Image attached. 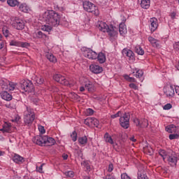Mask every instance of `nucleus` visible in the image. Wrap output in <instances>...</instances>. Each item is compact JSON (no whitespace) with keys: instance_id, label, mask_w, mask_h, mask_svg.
<instances>
[{"instance_id":"nucleus-25","label":"nucleus","mask_w":179,"mask_h":179,"mask_svg":"<svg viewBox=\"0 0 179 179\" xmlns=\"http://www.w3.org/2000/svg\"><path fill=\"white\" fill-rule=\"evenodd\" d=\"M119 32L121 36H124L127 33V27H125V23L122 22L119 24Z\"/></svg>"},{"instance_id":"nucleus-34","label":"nucleus","mask_w":179,"mask_h":179,"mask_svg":"<svg viewBox=\"0 0 179 179\" xmlns=\"http://www.w3.org/2000/svg\"><path fill=\"white\" fill-rule=\"evenodd\" d=\"M149 125L148 120L143 119L140 122V128H146Z\"/></svg>"},{"instance_id":"nucleus-17","label":"nucleus","mask_w":179,"mask_h":179,"mask_svg":"<svg viewBox=\"0 0 179 179\" xmlns=\"http://www.w3.org/2000/svg\"><path fill=\"white\" fill-rule=\"evenodd\" d=\"M45 145H47L48 146H54L55 143H57V141H55V139L52 137H49L48 136H45Z\"/></svg>"},{"instance_id":"nucleus-27","label":"nucleus","mask_w":179,"mask_h":179,"mask_svg":"<svg viewBox=\"0 0 179 179\" xmlns=\"http://www.w3.org/2000/svg\"><path fill=\"white\" fill-rule=\"evenodd\" d=\"M103 138L107 143L114 145V141L113 140V138H111V136H110L108 133H106L103 136Z\"/></svg>"},{"instance_id":"nucleus-31","label":"nucleus","mask_w":179,"mask_h":179,"mask_svg":"<svg viewBox=\"0 0 179 179\" xmlns=\"http://www.w3.org/2000/svg\"><path fill=\"white\" fill-rule=\"evenodd\" d=\"M3 127H4L5 131L7 134H9L10 132V128H12V124L8 122H6L3 124Z\"/></svg>"},{"instance_id":"nucleus-59","label":"nucleus","mask_w":179,"mask_h":179,"mask_svg":"<svg viewBox=\"0 0 179 179\" xmlns=\"http://www.w3.org/2000/svg\"><path fill=\"white\" fill-rule=\"evenodd\" d=\"M43 164H41L39 167L36 166V171H38L39 173H43Z\"/></svg>"},{"instance_id":"nucleus-63","label":"nucleus","mask_w":179,"mask_h":179,"mask_svg":"<svg viewBox=\"0 0 179 179\" xmlns=\"http://www.w3.org/2000/svg\"><path fill=\"white\" fill-rule=\"evenodd\" d=\"M175 92L179 96V86L175 87Z\"/></svg>"},{"instance_id":"nucleus-32","label":"nucleus","mask_w":179,"mask_h":179,"mask_svg":"<svg viewBox=\"0 0 179 179\" xmlns=\"http://www.w3.org/2000/svg\"><path fill=\"white\" fill-rule=\"evenodd\" d=\"M78 143L80 145H86L87 143V137L86 136L78 138Z\"/></svg>"},{"instance_id":"nucleus-36","label":"nucleus","mask_w":179,"mask_h":179,"mask_svg":"<svg viewBox=\"0 0 179 179\" xmlns=\"http://www.w3.org/2000/svg\"><path fill=\"white\" fill-rule=\"evenodd\" d=\"M36 36L37 38H46L47 35L43 33L41 31H39L36 33Z\"/></svg>"},{"instance_id":"nucleus-53","label":"nucleus","mask_w":179,"mask_h":179,"mask_svg":"<svg viewBox=\"0 0 179 179\" xmlns=\"http://www.w3.org/2000/svg\"><path fill=\"white\" fill-rule=\"evenodd\" d=\"M129 50H128V49H123L122 50V54H123V55L124 56V57H128V54H129Z\"/></svg>"},{"instance_id":"nucleus-21","label":"nucleus","mask_w":179,"mask_h":179,"mask_svg":"<svg viewBox=\"0 0 179 179\" xmlns=\"http://www.w3.org/2000/svg\"><path fill=\"white\" fill-rule=\"evenodd\" d=\"M85 87L87 88L88 92H94V85L93 84V83L89 80L85 83Z\"/></svg>"},{"instance_id":"nucleus-18","label":"nucleus","mask_w":179,"mask_h":179,"mask_svg":"<svg viewBox=\"0 0 179 179\" xmlns=\"http://www.w3.org/2000/svg\"><path fill=\"white\" fill-rule=\"evenodd\" d=\"M97 27L99 30H101V31H103V33H106L110 26H108L106 22H99L97 24Z\"/></svg>"},{"instance_id":"nucleus-62","label":"nucleus","mask_w":179,"mask_h":179,"mask_svg":"<svg viewBox=\"0 0 179 179\" xmlns=\"http://www.w3.org/2000/svg\"><path fill=\"white\" fill-rule=\"evenodd\" d=\"M104 179H115V178L111 175H107L105 178H103Z\"/></svg>"},{"instance_id":"nucleus-41","label":"nucleus","mask_w":179,"mask_h":179,"mask_svg":"<svg viewBox=\"0 0 179 179\" xmlns=\"http://www.w3.org/2000/svg\"><path fill=\"white\" fill-rule=\"evenodd\" d=\"M64 175L69 178H73L75 173L72 171H69L64 173Z\"/></svg>"},{"instance_id":"nucleus-49","label":"nucleus","mask_w":179,"mask_h":179,"mask_svg":"<svg viewBox=\"0 0 179 179\" xmlns=\"http://www.w3.org/2000/svg\"><path fill=\"white\" fill-rule=\"evenodd\" d=\"M99 120L96 119L95 117H92V124L94 125V127H98L99 126Z\"/></svg>"},{"instance_id":"nucleus-8","label":"nucleus","mask_w":179,"mask_h":179,"mask_svg":"<svg viewBox=\"0 0 179 179\" xmlns=\"http://www.w3.org/2000/svg\"><path fill=\"white\" fill-rule=\"evenodd\" d=\"M84 55L88 59H97V52L90 48H87L84 50Z\"/></svg>"},{"instance_id":"nucleus-5","label":"nucleus","mask_w":179,"mask_h":179,"mask_svg":"<svg viewBox=\"0 0 179 179\" xmlns=\"http://www.w3.org/2000/svg\"><path fill=\"white\" fill-rule=\"evenodd\" d=\"M53 79L58 83H60V85H64V86H69V87H72V86L75 85V83L66 80V78L61 74H55L53 76Z\"/></svg>"},{"instance_id":"nucleus-42","label":"nucleus","mask_w":179,"mask_h":179,"mask_svg":"<svg viewBox=\"0 0 179 179\" xmlns=\"http://www.w3.org/2000/svg\"><path fill=\"white\" fill-rule=\"evenodd\" d=\"M36 83L37 85H43L44 83V78L40 76L36 78Z\"/></svg>"},{"instance_id":"nucleus-15","label":"nucleus","mask_w":179,"mask_h":179,"mask_svg":"<svg viewBox=\"0 0 179 179\" xmlns=\"http://www.w3.org/2000/svg\"><path fill=\"white\" fill-rule=\"evenodd\" d=\"M90 70L92 73H96L97 75L103 72V67L96 64H91L90 66Z\"/></svg>"},{"instance_id":"nucleus-30","label":"nucleus","mask_w":179,"mask_h":179,"mask_svg":"<svg viewBox=\"0 0 179 179\" xmlns=\"http://www.w3.org/2000/svg\"><path fill=\"white\" fill-rule=\"evenodd\" d=\"M7 3L12 8H15V6H19V1L17 0H7Z\"/></svg>"},{"instance_id":"nucleus-24","label":"nucleus","mask_w":179,"mask_h":179,"mask_svg":"<svg viewBox=\"0 0 179 179\" xmlns=\"http://www.w3.org/2000/svg\"><path fill=\"white\" fill-rule=\"evenodd\" d=\"M96 59L98 60V62H99V64H104V62H106V55L103 52H99L97 55V57Z\"/></svg>"},{"instance_id":"nucleus-37","label":"nucleus","mask_w":179,"mask_h":179,"mask_svg":"<svg viewBox=\"0 0 179 179\" xmlns=\"http://www.w3.org/2000/svg\"><path fill=\"white\" fill-rule=\"evenodd\" d=\"M41 30H43V31H48V33H50V31L52 30V27H51V25H43L41 27Z\"/></svg>"},{"instance_id":"nucleus-51","label":"nucleus","mask_w":179,"mask_h":179,"mask_svg":"<svg viewBox=\"0 0 179 179\" xmlns=\"http://www.w3.org/2000/svg\"><path fill=\"white\" fill-rule=\"evenodd\" d=\"M129 86L131 89H134V90H138V85H136L135 83H131Z\"/></svg>"},{"instance_id":"nucleus-10","label":"nucleus","mask_w":179,"mask_h":179,"mask_svg":"<svg viewBox=\"0 0 179 179\" xmlns=\"http://www.w3.org/2000/svg\"><path fill=\"white\" fill-rule=\"evenodd\" d=\"M168 162L174 167V166H176L177 164V154L171 151V155H169L168 157Z\"/></svg>"},{"instance_id":"nucleus-46","label":"nucleus","mask_w":179,"mask_h":179,"mask_svg":"<svg viewBox=\"0 0 179 179\" xmlns=\"http://www.w3.org/2000/svg\"><path fill=\"white\" fill-rule=\"evenodd\" d=\"M92 122H93L92 117H87L84 120V124H85V125L90 126V124H92Z\"/></svg>"},{"instance_id":"nucleus-40","label":"nucleus","mask_w":179,"mask_h":179,"mask_svg":"<svg viewBox=\"0 0 179 179\" xmlns=\"http://www.w3.org/2000/svg\"><path fill=\"white\" fill-rule=\"evenodd\" d=\"M71 138H72L73 142H76L78 140V133H76V131L72 132Z\"/></svg>"},{"instance_id":"nucleus-13","label":"nucleus","mask_w":179,"mask_h":179,"mask_svg":"<svg viewBox=\"0 0 179 179\" xmlns=\"http://www.w3.org/2000/svg\"><path fill=\"white\" fill-rule=\"evenodd\" d=\"M164 93L166 94V97H173L174 92V87L173 85L166 86L164 88Z\"/></svg>"},{"instance_id":"nucleus-29","label":"nucleus","mask_w":179,"mask_h":179,"mask_svg":"<svg viewBox=\"0 0 179 179\" xmlns=\"http://www.w3.org/2000/svg\"><path fill=\"white\" fill-rule=\"evenodd\" d=\"M138 174V179H149L148 176H146V172L144 170L139 171Z\"/></svg>"},{"instance_id":"nucleus-54","label":"nucleus","mask_w":179,"mask_h":179,"mask_svg":"<svg viewBox=\"0 0 179 179\" xmlns=\"http://www.w3.org/2000/svg\"><path fill=\"white\" fill-rule=\"evenodd\" d=\"M134 122L136 125V127H141V120H139V119L138 118L134 119Z\"/></svg>"},{"instance_id":"nucleus-7","label":"nucleus","mask_w":179,"mask_h":179,"mask_svg":"<svg viewBox=\"0 0 179 179\" xmlns=\"http://www.w3.org/2000/svg\"><path fill=\"white\" fill-rule=\"evenodd\" d=\"M0 86L2 87L3 90H8V92L15 90V84L6 79L0 80Z\"/></svg>"},{"instance_id":"nucleus-35","label":"nucleus","mask_w":179,"mask_h":179,"mask_svg":"<svg viewBox=\"0 0 179 179\" xmlns=\"http://www.w3.org/2000/svg\"><path fill=\"white\" fill-rule=\"evenodd\" d=\"M178 138H179V128L178 129V132H176L173 134L169 135V139H171V141H173V139H178Z\"/></svg>"},{"instance_id":"nucleus-4","label":"nucleus","mask_w":179,"mask_h":179,"mask_svg":"<svg viewBox=\"0 0 179 179\" xmlns=\"http://www.w3.org/2000/svg\"><path fill=\"white\" fill-rule=\"evenodd\" d=\"M83 8L90 13H94L95 16H99V10L96 9V6L92 2L85 1L83 3Z\"/></svg>"},{"instance_id":"nucleus-28","label":"nucleus","mask_w":179,"mask_h":179,"mask_svg":"<svg viewBox=\"0 0 179 179\" xmlns=\"http://www.w3.org/2000/svg\"><path fill=\"white\" fill-rule=\"evenodd\" d=\"M29 6H27V4L26 3H21L19 6V10L20 12H24V13H27L29 12Z\"/></svg>"},{"instance_id":"nucleus-26","label":"nucleus","mask_w":179,"mask_h":179,"mask_svg":"<svg viewBox=\"0 0 179 179\" xmlns=\"http://www.w3.org/2000/svg\"><path fill=\"white\" fill-rule=\"evenodd\" d=\"M45 57L47 59H48L50 62H53L54 64L57 62V57H55V56H54V55H52V53L47 52L45 54Z\"/></svg>"},{"instance_id":"nucleus-38","label":"nucleus","mask_w":179,"mask_h":179,"mask_svg":"<svg viewBox=\"0 0 179 179\" xmlns=\"http://www.w3.org/2000/svg\"><path fill=\"white\" fill-rule=\"evenodd\" d=\"M159 155L161 157L163 158V160H164V159H166V157H167V152L164 150H159Z\"/></svg>"},{"instance_id":"nucleus-44","label":"nucleus","mask_w":179,"mask_h":179,"mask_svg":"<svg viewBox=\"0 0 179 179\" xmlns=\"http://www.w3.org/2000/svg\"><path fill=\"white\" fill-rule=\"evenodd\" d=\"M10 45H13V46H15V47H20V41L12 40L10 42Z\"/></svg>"},{"instance_id":"nucleus-56","label":"nucleus","mask_w":179,"mask_h":179,"mask_svg":"<svg viewBox=\"0 0 179 179\" xmlns=\"http://www.w3.org/2000/svg\"><path fill=\"white\" fill-rule=\"evenodd\" d=\"M173 48L174 50H176V51H179V42H176L173 44Z\"/></svg>"},{"instance_id":"nucleus-12","label":"nucleus","mask_w":179,"mask_h":179,"mask_svg":"<svg viewBox=\"0 0 179 179\" xmlns=\"http://www.w3.org/2000/svg\"><path fill=\"white\" fill-rule=\"evenodd\" d=\"M106 33H108L110 37H117V36H118V28L110 24L108 29H107Z\"/></svg>"},{"instance_id":"nucleus-33","label":"nucleus","mask_w":179,"mask_h":179,"mask_svg":"<svg viewBox=\"0 0 179 179\" xmlns=\"http://www.w3.org/2000/svg\"><path fill=\"white\" fill-rule=\"evenodd\" d=\"M134 51L138 55H143V54H145V51L140 45L136 46Z\"/></svg>"},{"instance_id":"nucleus-45","label":"nucleus","mask_w":179,"mask_h":179,"mask_svg":"<svg viewBox=\"0 0 179 179\" xmlns=\"http://www.w3.org/2000/svg\"><path fill=\"white\" fill-rule=\"evenodd\" d=\"M3 34L5 36V37H9L10 36V32H9L8 28H3Z\"/></svg>"},{"instance_id":"nucleus-50","label":"nucleus","mask_w":179,"mask_h":179,"mask_svg":"<svg viewBox=\"0 0 179 179\" xmlns=\"http://www.w3.org/2000/svg\"><path fill=\"white\" fill-rule=\"evenodd\" d=\"M38 131L42 135L45 134V129L43 126H38Z\"/></svg>"},{"instance_id":"nucleus-14","label":"nucleus","mask_w":179,"mask_h":179,"mask_svg":"<svg viewBox=\"0 0 179 179\" xmlns=\"http://www.w3.org/2000/svg\"><path fill=\"white\" fill-rule=\"evenodd\" d=\"M150 28L152 33L153 31H156L157 30V27H159V24L157 23V18L152 17L150 19Z\"/></svg>"},{"instance_id":"nucleus-9","label":"nucleus","mask_w":179,"mask_h":179,"mask_svg":"<svg viewBox=\"0 0 179 179\" xmlns=\"http://www.w3.org/2000/svg\"><path fill=\"white\" fill-rule=\"evenodd\" d=\"M45 136L38 135L36 136L32 141L34 143H36V145H38V146H43V145H45Z\"/></svg>"},{"instance_id":"nucleus-61","label":"nucleus","mask_w":179,"mask_h":179,"mask_svg":"<svg viewBox=\"0 0 179 179\" xmlns=\"http://www.w3.org/2000/svg\"><path fill=\"white\" fill-rule=\"evenodd\" d=\"M5 47V41H0V50H2Z\"/></svg>"},{"instance_id":"nucleus-48","label":"nucleus","mask_w":179,"mask_h":179,"mask_svg":"<svg viewBox=\"0 0 179 179\" xmlns=\"http://www.w3.org/2000/svg\"><path fill=\"white\" fill-rule=\"evenodd\" d=\"M134 52H132V50H129V53L127 55V57L130 59H135V57H134Z\"/></svg>"},{"instance_id":"nucleus-11","label":"nucleus","mask_w":179,"mask_h":179,"mask_svg":"<svg viewBox=\"0 0 179 179\" xmlns=\"http://www.w3.org/2000/svg\"><path fill=\"white\" fill-rule=\"evenodd\" d=\"M13 26L17 30H23L24 29V21L23 20L16 19L13 23Z\"/></svg>"},{"instance_id":"nucleus-57","label":"nucleus","mask_w":179,"mask_h":179,"mask_svg":"<svg viewBox=\"0 0 179 179\" xmlns=\"http://www.w3.org/2000/svg\"><path fill=\"white\" fill-rule=\"evenodd\" d=\"M121 115V111H118L116 114L112 115L110 116L111 118H117V117H120Z\"/></svg>"},{"instance_id":"nucleus-6","label":"nucleus","mask_w":179,"mask_h":179,"mask_svg":"<svg viewBox=\"0 0 179 179\" xmlns=\"http://www.w3.org/2000/svg\"><path fill=\"white\" fill-rule=\"evenodd\" d=\"M131 119V115L129 113H124L120 118V124L122 128L124 129H128L129 128V120Z\"/></svg>"},{"instance_id":"nucleus-60","label":"nucleus","mask_w":179,"mask_h":179,"mask_svg":"<svg viewBox=\"0 0 179 179\" xmlns=\"http://www.w3.org/2000/svg\"><path fill=\"white\" fill-rule=\"evenodd\" d=\"M59 24H62V26H67L68 22H66L65 20H60Z\"/></svg>"},{"instance_id":"nucleus-58","label":"nucleus","mask_w":179,"mask_h":179,"mask_svg":"<svg viewBox=\"0 0 179 179\" xmlns=\"http://www.w3.org/2000/svg\"><path fill=\"white\" fill-rule=\"evenodd\" d=\"M114 170V166L113 165V164H110L108 165V171L109 173H111V171H113Z\"/></svg>"},{"instance_id":"nucleus-20","label":"nucleus","mask_w":179,"mask_h":179,"mask_svg":"<svg viewBox=\"0 0 179 179\" xmlns=\"http://www.w3.org/2000/svg\"><path fill=\"white\" fill-rule=\"evenodd\" d=\"M0 96L3 100H6V101H10V100H12V95H10L8 91L1 92Z\"/></svg>"},{"instance_id":"nucleus-19","label":"nucleus","mask_w":179,"mask_h":179,"mask_svg":"<svg viewBox=\"0 0 179 179\" xmlns=\"http://www.w3.org/2000/svg\"><path fill=\"white\" fill-rule=\"evenodd\" d=\"M148 41L150 42V44L155 48H160V42L155 38L152 36L148 37Z\"/></svg>"},{"instance_id":"nucleus-2","label":"nucleus","mask_w":179,"mask_h":179,"mask_svg":"<svg viewBox=\"0 0 179 179\" xmlns=\"http://www.w3.org/2000/svg\"><path fill=\"white\" fill-rule=\"evenodd\" d=\"M36 118V115L34 114V110L29 107L27 106V110L24 112V122L28 127H30L31 124H33V121H34Z\"/></svg>"},{"instance_id":"nucleus-64","label":"nucleus","mask_w":179,"mask_h":179,"mask_svg":"<svg viewBox=\"0 0 179 179\" xmlns=\"http://www.w3.org/2000/svg\"><path fill=\"white\" fill-rule=\"evenodd\" d=\"M176 14L175 12H173L171 14V19H175L176 18Z\"/></svg>"},{"instance_id":"nucleus-22","label":"nucleus","mask_w":179,"mask_h":179,"mask_svg":"<svg viewBox=\"0 0 179 179\" xmlns=\"http://www.w3.org/2000/svg\"><path fill=\"white\" fill-rule=\"evenodd\" d=\"M13 160L15 163L17 164H20V163H23L24 162V158L19 155H15L13 157Z\"/></svg>"},{"instance_id":"nucleus-47","label":"nucleus","mask_w":179,"mask_h":179,"mask_svg":"<svg viewBox=\"0 0 179 179\" xmlns=\"http://www.w3.org/2000/svg\"><path fill=\"white\" fill-rule=\"evenodd\" d=\"M20 47H22V48H28V47H30V43L27 42H20Z\"/></svg>"},{"instance_id":"nucleus-16","label":"nucleus","mask_w":179,"mask_h":179,"mask_svg":"<svg viewBox=\"0 0 179 179\" xmlns=\"http://www.w3.org/2000/svg\"><path fill=\"white\" fill-rule=\"evenodd\" d=\"M178 126H176L174 124H169L165 127V130L169 134H175L176 132H178Z\"/></svg>"},{"instance_id":"nucleus-39","label":"nucleus","mask_w":179,"mask_h":179,"mask_svg":"<svg viewBox=\"0 0 179 179\" xmlns=\"http://www.w3.org/2000/svg\"><path fill=\"white\" fill-rule=\"evenodd\" d=\"M144 150L145 152H148L150 156H152V155H153V148H151L150 146H145L144 148Z\"/></svg>"},{"instance_id":"nucleus-3","label":"nucleus","mask_w":179,"mask_h":179,"mask_svg":"<svg viewBox=\"0 0 179 179\" xmlns=\"http://www.w3.org/2000/svg\"><path fill=\"white\" fill-rule=\"evenodd\" d=\"M20 88L23 92H28V93H31L34 92V85L31 80H22L20 83Z\"/></svg>"},{"instance_id":"nucleus-23","label":"nucleus","mask_w":179,"mask_h":179,"mask_svg":"<svg viewBox=\"0 0 179 179\" xmlns=\"http://www.w3.org/2000/svg\"><path fill=\"white\" fill-rule=\"evenodd\" d=\"M141 6L143 9L150 8V0H141Z\"/></svg>"},{"instance_id":"nucleus-52","label":"nucleus","mask_w":179,"mask_h":179,"mask_svg":"<svg viewBox=\"0 0 179 179\" xmlns=\"http://www.w3.org/2000/svg\"><path fill=\"white\" fill-rule=\"evenodd\" d=\"M172 107L173 105H171V103H167L163 107V108L164 110H170V108H171Z\"/></svg>"},{"instance_id":"nucleus-55","label":"nucleus","mask_w":179,"mask_h":179,"mask_svg":"<svg viewBox=\"0 0 179 179\" xmlns=\"http://www.w3.org/2000/svg\"><path fill=\"white\" fill-rule=\"evenodd\" d=\"M87 114H88V115H93V114H94V110L92 108H88L87 110Z\"/></svg>"},{"instance_id":"nucleus-1","label":"nucleus","mask_w":179,"mask_h":179,"mask_svg":"<svg viewBox=\"0 0 179 179\" xmlns=\"http://www.w3.org/2000/svg\"><path fill=\"white\" fill-rule=\"evenodd\" d=\"M43 19L48 24L53 27H58L61 23V15L52 10H47L43 14Z\"/></svg>"},{"instance_id":"nucleus-43","label":"nucleus","mask_w":179,"mask_h":179,"mask_svg":"<svg viewBox=\"0 0 179 179\" xmlns=\"http://www.w3.org/2000/svg\"><path fill=\"white\" fill-rule=\"evenodd\" d=\"M134 76L138 78H142V76H143V71L142 70L136 71V73L134 74Z\"/></svg>"}]
</instances>
